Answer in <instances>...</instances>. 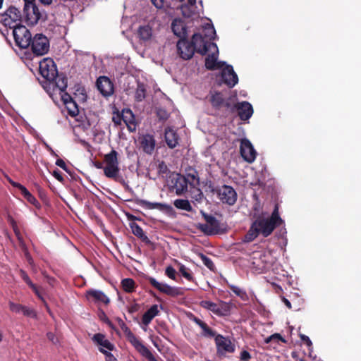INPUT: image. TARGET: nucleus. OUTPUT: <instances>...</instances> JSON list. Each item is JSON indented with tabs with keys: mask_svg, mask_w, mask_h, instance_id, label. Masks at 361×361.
Listing matches in <instances>:
<instances>
[{
	"mask_svg": "<svg viewBox=\"0 0 361 361\" xmlns=\"http://www.w3.org/2000/svg\"><path fill=\"white\" fill-rule=\"evenodd\" d=\"M221 80L228 87H233L238 82V78L231 65H226L221 71Z\"/></svg>",
	"mask_w": 361,
	"mask_h": 361,
	"instance_id": "obj_17",
	"label": "nucleus"
},
{
	"mask_svg": "<svg viewBox=\"0 0 361 361\" xmlns=\"http://www.w3.org/2000/svg\"><path fill=\"white\" fill-rule=\"evenodd\" d=\"M12 34L16 46L21 49L28 48L31 43L32 35L22 24L12 29Z\"/></svg>",
	"mask_w": 361,
	"mask_h": 361,
	"instance_id": "obj_8",
	"label": "nucleus"
},
{
	"mask_svg": "<svg viewBox=\"0 0 361 361\" xmlns=\"http://www.w3.org/2000/svg\"><path fill=\"white\" fill-rule=\"evenodd\" d=\"M146 97V88L143 83L139 82L135 91V98L137 102H142Z\"/></svg>",
	"mask_w": 361,
	"mask_h": 361,
	"instance_id": "obj_39",
	"label": "nucleus"
},
{
	"mask_svg": "<svg viewBox=\"0 0 361 361\" xmlns=\"http://www.w3.org/2000/svg\"><path fill=\"white\" fill-rule=\"evenodd\" d=\"M16 188H18L20 191V192L24 198L25 197H27L30 193L29 192V190L24 185H21L20 183Z\"/></svg>",
	"mask_w": 361,
	"mask_h": 361,
	"instance_id": "obj_58",
	"label": "nucleus"
},
{
	"mask_svg": "<svg viewBox=\"0 0 361 361\" xmlns=\"http://www.w3.org/2000/svg\"><path fill=\"white\" fill-rule=\"evenodd\" d=\"M114 123L116 124V125H121V121L122 120V116L120 115V114H118L117 116H114L113 118H112Z\"/></svg>",
	"mask_w": 361,
	"mask_h": 361,
	"instance_id": "obj_64",
	"label": "nucleus"
},
{
	"mask_svg": "<svg viewBox=\"0 0 361 361\" xmlns=\"http://www.w3.org/2000/svg\"><path fill=\"white\" fill-rule=\"evenodd\" d=\"M240 359L241 361H249L251 359V355L248 351L243 350L240 353Z\"/></svg>",
	"mask_w": 361,
	"mask_h": 361,
	"instance_id": "obj_54",
	"label": "nucleus"
},
{
	"mask_svg": "<svg viewBox=\"0 0 361 361\" xmlns=\"http://www.w3.org/2000/svg\"><path fill=\"white\" fill-rule=\"evenodd\" d=\"M47 338L51 341L53 343L56 344L58 342L57 338L55 336L54 334L52 332H48L47 334Z\"/></svg>",
	"mask_w": 361,
	"mask_h": 361,
	"instance_id": "obj_62",
	"label": "nucleus"
},
{
	"mask_svg": "<svg viewBox=\"0 0 361 361\" xmlns=\"http://www.w3.org/2000/svg\"><path fill=\"white\" fill-rule=\"evenodd\" d=\"M122 120L126 123L130 132L136 130V123L135 116L130 109L124 110L121 114Z\"/></svg>",
	"mask_w": 361,
	"mask_h": 361,
	"instance_id": "obj_26",
	"label": "nucleus"
},
{
	"mask_svg": "<svg viewBox=\"0 0 361 361\" xmlns=\"http://www.w3.org/2000/svg\"><path fill=\"white\" fill-rule=\"evenodd\" d=\"M121 286L126 293H133L135 290V283L133 279L126 278L121 281Z\"/></svg>",
	"mask_w": 361,
	"mask_h": 361,
	"instance_id": "obj_36",
	"label": "nucleus"
},
{
	"mask_svg": "<svg viewBox=\"0 0 361 361\" xmlns=\"http://www.w3.org/2000/svg\"><path fill=\"white\" fill-rule=\"evenodd\" d=\"M182 176L190 186H198L200 185L198 172L194 168L189 167L187 169L185 170V175Z\"/></svg>",
	"mask_w": 361,
	"mask_h": 361,
	"instance_id": "obj_27",
	"label": "nucleus"
},
{
	"mask_svg": "<svg viewBox=\"0 0 361 361\" xmlns=\"http://www.w3.org/2000/svg\"><path fill=\"white\" fill-rule=\"evenodd\" d=\"M214 340L218 355H224L226 353H233L235 352V345L230 338H226L221 334H217Z\"/></svg>",
	"mask_w": 361,
	"mask_h": 361,
	"instance_id": "obj_14",
	"label": "nucleus"
},
{
	"mask_svg": "<svg viewBox=\"0 0 361 361\" xmlns=\"http://www.w3.org/2000/svg\"><path fill=\"white\" fill-rule=\"evenodd\" d=\"M236 109L242 121H247L253 114L252 106L248 102H238L233 106V111Z\"/></svg>",
	"mask_w": 361,
	"mask_h": 361,
	"instance_id": "obj_20",
	"label": "nucleus"
},
{
	"mask_svg": "<svg viewBox=\"0 0 361 361\" xmlns=\"http://www.w3.org/2000/svg\"><path fill=\"white\" fill-rule=\"evenodd\" d=\"M52 174H53L54 177L56 180H58L59 181H60V182H61V183H62V182H63L64 178H63V176H62L61 172L59 170H58V169L54 170V171H53V173H52Z\"/></svg>",
	"mask_w": 361,
	"mask_h": 361,
	"instance_id": "obj_56",
	"label": "nucleus"
},
{
	"mask_svg": "<svg viewBox=\"0 0 361 361\" xmlns=\"http://www.w3.org/2000/svg\"><path fill=\"white\" fill-rule=\"evenodd\" d=\"M61 93H62L61 100L63 102V103L66 106L71 105V106H73V107H74L73 110L69 109V115L73 117L77 116L79 113V110L78 109V106H77L75 102L73 101L71 96L66 92L64 91V92H61Z\"/></svg>",
	"mask_w": 361,
	"mask_h": 361,
	"instance_id": "obj_31",
	"label": "nucleus"
},
{
	"mask_svg": "<svg viewBox=\"0 0 361 361\" xmlns=\"http://www.w3.org/2000/svg\"><path fill=\"white\" fill-rule=\"evenodd\" d=\"M202 32L203 33L202 35L208 42H211L212 39H214L216 35L215 29L214 26L210 24H207L203 27Z\"/></svg>",
	"mask_w": 361,
	"mask_h": 361,
	"instance_id": "obj_35",
	"label": "nucleus"
},
{
	"mask_svg": "<svg viewBox=\"0 0 361 361\" xmlns=\"http://www.w3.org/2000/svg\"><path fill=\"white\" fill-rule=\"evenodd\" d=\"M202 217L206 224H198L196 228L207 235H214L224 233L225 230L221 228V222L214 216L201 211Z\"/></svg>",
	"mask_w": 361,
	"mask_h": 361,
	"instance_id": "obj_6",
	"label": "nucleus"
},
{
	"mask_svg": "<svg viewBox=\"0 0 361 361\" xmlns=\"http://www.w3.org/2000/svg\"><path fill=\"white\" fill-rule=\"evenodd\" d=\"M22 23V12L14 6H11L5 11L0 13V24L5 27L12 30Z\"/></svg>",
	"mask_w": 361,
	"mask_h": 361,
	"instance_id": "obj_5",
	"label": "nucleus"
},
{
	"mask_svg": "<svg viewBox=\"0 0 361 361\" xmlns=\"http://www.w3.org/2000/svg\"><path fill=\"white\" fill-rule=\"evenodd\" d=\"M191 42L195 51L201 55L207 54L209 50H216V44L208 42L200 33H195L192 37Z\"/></svg>",
	"mask_w": 361,
	"mask_h": 361,
	"instance_id": "obj_11",
	"label": "nucleus"
},
{
	"mask_svg": "<svg viewBox=\"0 0 361 361\" xmlns=\"http://www.w3.org/2000/svg\"><path fill=\"white\" fill-rule=\"evenodd\" d=\"M56 165L66 171H68V167L65 163V161L61 159H58L56 161Z\"/></svg>",
	"mask_w": 361,
	"mask_h": 361,
	"instance_id": "obj_60",
	"label": "nucleus"
},
{
	"mask_svg": "<svg viewBox=\"0 0 361 361\" xmlns=\"http://www.w3.org/2000/svg\"><path fill=\"white\" fill-rule=\"evenodd\" d=\"M283 223V221L279 216V205L276 204L269 218H264L262 216L257 217L245 235L243 241L250 243L257 238L259 234L267 238L272 233L276 227L280 226Z\"/></svg>",
	"mask_w": 361,
	"mask_h": 361,
	"instance_id": "obj_1",
	"label": "nucleus"
},
{
	"mask_svg": "<svg viewBox=\"0 0 361 361\" xmlns=\"http://www.w3.org/2000/svg\"><path fill=\"white\" fill-rule=\"evenodd\" d=\"M22 17L23 23L28 25H35L38 23L45 22L47 14L44 10H39L36 3L24 1Z\"/></svg>",
	"mask_w": 361,
	"mask_h": 361,
	"instance_id": "obj_3",
	"label": "nucleus"
},
{
	"mask_svg": "<svg viewBox=\"0 0 361 361\" xmlns=\"http://www.w3.org/2000/svg\"><path fill=\"white\" fill-rule=\"evenodd\" d=\"M271 341H275L276 343H279V341H281L283 343H287V341L279 333H275L264 339L265 343H269Z\"/></svg>",
	"mask_w": 361,
	"mask_h": 361,
	"instance_id": "obj_44",
	"label": "nucleus"
},
{
	"mask_svg": "<svg viewBox=\"0 0 361 361\" xmlns=\"http://www.w3.org/2000/svg\"><path fill=\"white\" fill-rule=\"evenodd\" d=\"M30 46L35 55L43 56L49 50V40L44 35L37 33L31 39Z\"/></svg>",
	"mask_w": 361,
	"mask_h": 361,
	"instance_id": "obj_9",
	"label": "nucleus"
},
{
	"mask_svg": "<svg viewBox=\"0 0 361 361\" xmlns=\"http://www.w3.org/2000/svg\"><path fill=\"white\" fill-rule=\"evenodd\" d=\"M203 264L212 271H215L216 267L212 260L202 253L198 255Z\"/></svg>",
	"mask_w": 361,
	"mask_h": 361,
	"instance_id": "obj_42",
	"label": "nucleus"
},
{
	"mask_svg": "<svg viewBox=\"0 0 361 361\" xmlns=\"http://www.w3.org/2000/svg\"><path fill=\"white\" fill-rule=\"evenodd\" d=\"M25 199L31 204L34 205L36 208L39 209L41 207V204L39 201L31 194L30 193Z\"/></svg>",
	"mask_w": 361,
	"mask_h": 361,
	"instance_id": "obj_50",
	"label": "nucleus"
},
{
	"mask_svg": "<svg viewBox=\"0 0 361 361\" xmlns=\"http://www.w3.org/2000/svg\"><path fill=\"white\" fill-rule=\"evenodd\" d=\"M212 106L216 110L226 109L233 111V105L230 99L225 98L223 93L219 91H210L207 97Z\"/></svg>",
	"mask_w": 361,
	"mask_h": 361,
	"instance_id": "obj_12",
	"label": "nucleus"
},
{
	"mask_svg": "<svg viewBox=\"0 0 361 361\" xmlns=\"http://www.w3.org/2000/svg\"><path fill=\"white\" fill-rule=\"evenodd\" d=\"M207 56L205 59V67L207 69L214 71L223 68L225 63L221 61H217L219 49L216 47V50H209Z\"/></svg>",
	"mask_w": 361,
	"mask_h": 361,
	"instance_id": "obj_21",
	"label": "nucleus"
},
{
	"mask_svg": "<svg viewBox=\"0 0 361 361\" xmlns=\"http://www.w3.org/2000/svg\"><path fill=\"white\" fill-rule=\"evenodd\" d=\"M192 190L190 191L191 192V197L194 199L195 201L198 202H201L204 195L202 192V190L198 188L197 186H192Z\"/></svg>",
	"mask_w": 361,
	"mask_h": 361,
	"instance_id": "obj_43",
	"label": "nucleus"
},
{
	"mask_svg": "<svg viewBox=\"0 0 361 361\" xmlns=\"http://www.w3.org/2000/svg\"><path fill=\"white\" fill-rule=\"evenodd\" d=\"M151 2L157 8H161L164 5V0H151Z\"/></svg>",
	"mask_w": 361,
	"mask_h": 361,
	"instance_id": "obj_61",
	"label": "nucleus"
},
{
	"mask_svg": "<svg viewBox=\"0 0 361 361\" xmlns=\"http://www.w3.org/2000/svg\"><path fill=\"white\" fill-rule=\"evenodd\" d=\"M157 116L159 120L163 121H166L169 117V114H168V112L165 109H159L157 111Z\"/></svg>",
	"mask_w": 361,
	"mask_h": 361,
	"instance_id": "obj_49",
	"label": "nucleus"
},
{
	"mask_svg": "<svg viewBox=\"0 0 361 361\" xmlns=\"http://www.w3.org/2000/svg\"><path fill=\"white\" fill-rule=\"evenodd\" d=\"M165 274L172 280H176V271L171 266H168L165 269Z\"/></svg>",
	"mask_w": 361,
	"mask_h": 361,
	"instance_id": "obj_48",
	"label": "nucleus"
},
{
	"mask_svg": "<svg viewBox=\"0 0 361 361\" xmlns=\"http://www.w3.org/2000/svg\"><path fill=\"white\" fill-rule=\"evenodd\" d=\"M231 309V305L230 303L221 301L219 305V313H217L218 316H225L227 315Z\"/></svg>",
	"mask_w": 361,
	"mask_h": 361,
	"instance_id": "obj_41",
	"label": "nucleus"
},
{
	"mask_svg": "<svg viewBox=\"0 0 361 361\" xmlns=\"http://www.w3.org/2000/svg\"><path fill=\"white\" fill-rule=\"evenodd\" d=\"M137 204L147 209H159L162 212H171L173 208L171 205L161 202H150L145 200H137Z\"/></svg>",
	"mask_w": 361,
	"mask_h": 361,
	"instance_id": "obj_22",
	"label": "nucleus"
},
{
	"mask_svg": "<svg viewBox=\"0 0 361 361\" xmlns=\"http://www.w3.org/2000/svg\"><path fill=\"white\" fill-rule=\"evenodd\" d=\"M137 35L141 40H149L152 36V29L149 25H141L137 30Z\"/></svg>",
	"mask_w": 361,
	"mask_h": 361,
	"instance_id": "obj_34",
	"label": "nucleus"
},
{
	"mask_svg": "<svg viewBox=\"0 0 361 361\" xmlns=\"http://www.w3.org/2000/svg\"><path fill=\"white\" fill-rule=\"evenodd\" d=\"M200 305L202 307L212 312L215 314L219 313V305L214 302L209 300H202L200 302Z\"/></svg>",
	"mask_w": 361,
	"mask_h": 361,
	"instance_id": "obj_37",
	"label": "nucleus"
},
{
	"mask_svg": "<svg viewBox=\"0 0 361 361\" xmlns=\"http://www.w3.org/2000/svg\"><path fill=\"white\" fill-rule=\"evenodd\" d=\"M300 339L305 342V343L308 346V347H311L312 345V343L311 341V340L310 339V338L306 336V335H304V334H300Z\"/></svg>",
	"mask_w": 361,
	"mask_h": 361,
	"instance_id": "obj_59",
	"label": "nucleus"
},
{
	"mask_svg": "<svg viewBox=\"0 0 361 361\" xmlns=\"http://www.w3.org/2000/svg\"><path fill=\"white\" fill-rule=\"evenodd\" d=\"M164 139L169 148L174 149L178 145L180 137L175 130L166 127L164 130Z\"/></svg>",
	"mask_w": 361,
	"mask_h": 361,
	"instance_id": "obj_23",
	"label": "nucleus"
},
{
	"mask_svg": "<svg viewBox=\"0 0 361 361\" xmlns=\"http://www.w3.org/2000/svg\"><path fill=\"white\" fill-rule=\"evenodd\" d=\"M208 188L212 194H216L219 200L229 206H233L235 204L238 198V195L233 187L228 185H223L221 186H214L209 184Z\"/></svg>",
	"mask_w": 361,
	"mask_h": 361,
	"instance_id": "obj_4",
	"label": "nucleus"
},
{
	"mask_svg": "<svg viewBox=\"0 0 361 361\" xmlns=\"http://www.w3.org/2000/svg\"><path fill=\"white\" fill-rule=\"evenodd\" d=\"M39 74L45 80L42 85L44 88L50 85L57 76L58 71L54 61L50 58L44 59L39 64Z\"/></svg>",
	"mask_w": 361,
	"mask_h": 361,
	"instance_id": "obj_7",
	"label": "nucleus"
},
{
	"mask_svg": "<svg viewBox=\"0 0 361 361\" xmlns=\"http://www.w3.org/2000/svg\"><path fill=\"white\" fill-rule=\"evenodd\" d=\"M67 84V78L63 74L57 73V76L56 77L53 82H51V85H49V87L52 86L53 88L56 87L60 91V92H61L66 91Z\"/></svg>",
	"mask_w": 361,
	"mask_h": 361,
	"instance_id": "obj_32",
	"label": "nucleus"
},
{
	"mask_svg": "<svg viewBox=\"0 0 361 361\" xmlns=\"http://www.w3.org/2000/svg\"><path fill=\"white\" fill-rule=\"evenodd\" d=\"M178 271L180 274L189 281H194L193 275L190 269L182 264H178Z\"/></svg>",
	"mask_w": 361,
	"mask_h": 361,
	"instance_id": "obj_40",
	"label": "nucleus"
},
{
	"mask_svg": "<svg viewBox=\"0 0 361 361\" xmlns=\"http://www.w3.org/2000/svg\"><path fill=\"white\" fill-rule=\"evenodd\" d=\"M140 310V305L137 303H133L128 307V311L130 314L137 312Z\"/></svg>",
	"mask_w": 361,
	"mask_h": 361,
	"instance_id": "obj_55",
	"label": "nucleus"
},
{
	"mask_svg": "<svg viewBox=\"0 0 361 361\" xmlns=\"http://www.w3.org/2000/svg\"><path fill=\"white\" fill-rule=\"evenodd\" d=\"M240 153L243 159L250 164L256 159L257 152L250 141L246 138L242 139L240 141Z\"/></svg>",
	"mask_w": 361,
	"mask_h": 361,
	"instance_id": "obj_15",
	"label": "nucleus"
},
{
	"mask_svg": "<svg viewBox=\"0 0 361 361\" xmlns=\"http://www.w3.org/2000/svg\"><path fill=\"white\" fill-rule=\"evenodd\" d=\"M125 334L128 341L135 348V350L149 361H158L152 353V352L142 343L139 338H137L130 329H126Z\"/></svg>",
	"mask_w": 361,
	"mask_h": 361,
	"instance_id": "obj_10",
	"label": "nucleus"
},
{
	"mask_svg": "<svg viewBox=\"0 0 361 361\" xmlns=\"http://www.w3.org/2000/svg\"><path fill=\"white\" fill-rule=\"evenodd\" d=\"M23 305L13 302H9V307L11 311L15 313H20Z\"/></svg>",
	"mask_w": 361,
	"mask_h": 361,
	"instance_id": "obj_51",
	"label": "nucleus"
},
{
	"mask_svg": "<svg viewBox=\"0 0 361 361\" xmlns=\"http://www.w3.org/2000/svg\"><path fill=\"white\" fill-rule=\"evenodd\" d=\"M8 221L11 225V226H12V228L13 229V231L16 233V235L19 238L20 232H19V230L18 228V226H17L16 221L10 215L8 216Z\"/></svg>",
	"mask_w": 361,
	"mask_h": 361,
	"instance_id": "obj_53",
	"label": "nucleus"
},
{
	"mask_svg": "<svg viewBox=\"0 0 361 361\" xmlns=\"http://www.w3.org/2000/svg\"><path fill=\"white\" fill-rule=\"evenodd\" d=\"M147 280L152 287L156 288L160 293L166 294L168 296L177 297L182 295L183 293L181 288L171 286L166 283L159 282L152 276H148Z\"/></svg>",
	"mask_w": 361,
	"mask_h": 361,
	"instance_id": "obj_13",
	"label": "nucleus"
},
{
	"mask_svg": "<svg viewBox=\"0 0 361 361\" xmlns=\"http://www.w3.org/2000/svg\"><path fill=\"white\" fill-rule=\"evenodd\" d=\"M92 341L98 345H100V348L103 349L104 348L109 351H112L115 348L114 345L111 343L109 340L106 339L105 336L102 334H95L92 337Z\"/></svg>",
	"mask_w": 361,
	"mask_h": 361,
	"instance_id": "obj_28",
	"label": "nucleus"
},
{
	"mask_svg": "<svg viewBox=\"0 0 361 361\" xmlns=\"http://www.w3.org/2000/svg\"><path fill=\"white\" fill-rule=\"evenodd\" d=\"M174 206L180 209L192 212V207L187 200L177 199L173 202Z\"/></svg>",
	"mask_w": 361,
	"mask_h": 361,
	"instance_id": "obj_38",
	"label": "nucleus"
},
{
	"mask_svg": "<svg viewBox=\"0 0 361 361\" xmlns=\"http://www.w3.org/2000/svg\"><path fill=\"white\" fill-rule=\"evenodd\" d=\"M159 311L158 310L157 305H153L151 307L147 310L142 317V322L144 325L147 326L150 324L152 320L159 314Z\"/></svg>",
	"mask_w": 361,
	"mask_h": 361,
	"instance_id": "obj_30",
	"label": "nucleus"
},
{
	"mask_svg": "<svg viewBox=\"0 0 361 361\" xmlns=\"http://www.w3.org/2000/svg\"><path fill=\"white\" fill-rule=\"evenodd\" d=\"M99 350L106 357V361H118L113 354L102 348H99Z\"/></svg>",
	"mask_w": 361,
	"mask_h": 361,
	"instance_id": "obj_52",
	"label": "nucleus"
},
{
	"mask_svg": "<svg viewBox=\"0 0 361 361\" xmlns=\"http://www.w3.org/2000/svg\"><path fill=\"white\" fill-rule=\"evenodd\" d=\"M96 85L100 93L104 97L111 96L114 93V84L106 76L99 77L97 80Z\"/></svg>",
	"mask_w": 361,
	"mask_h": 361,
	"instance_id": "obj_18",
	"label": "nucleus"
},
{
	"mask_svg": "<svg viewBox=\"0 0 361 361\" xmlns=\"http://www.w3.org/2000/svg\"><path fill=\"white\" fill-rule=\"evenodd\" d=\"M138 140L140 147L145 153L151 155L154 152L156 145L154 135L147 133L140 136Z\"/></svg>",
	"mask_w": 361,
	"mask_h": 361,
	"instance_id": "obj_19",
	"label": "nucleus"
},
{
	"mask_svg": "<svg viewBox=\"0 0 361 361\" xmlns=\"http://www.w3.org/2000/svg\"><path fill=\"white\" fill-rule=\"evenodd\" d=\"M24 316L31 317V318H36L37 317V313L35 311V310L30 308L27 306L23 305L22 312Z\"/></svg>",
	"mask_w": 361,
	"mask_h": 361,
	"instance_id": "obj_46",
	"label": "nucleus"
},
{
	"mask_svg": "<svg viewBox=\"0 0 361 361\" xmlns=\"http://www.w3.org/2000/svg\"><path fill=\"white\" fill-rule=\"evenodd\" d=\"M19 274L22 279L29 286L30 288H35V284L32 282L27 274L23 269H20Z\"/></svg>",
	"mask_w": 361,
	"mask_h": 361,
	"instance_id": "obj_47",
	"label": "nucleus"
},
{
	"mask_svg": "<svg viewBox=\"0 0 361 361\" xmlns=\"http://www.w3.org/2000/svg\"><path fill=\"white\" fill-rule=\"evenodd\" d=\"M188 184L189 183L182 176L178 177L174 185L176 194L177 195H181L185 192L188 190Z\"/></svg>",
	"mask_w": 361,
	"mask_h": 361,
	"instance_id": "obj_33",
	"label": "nucleus"
},
{
	"mask_svg": "<svg viewBox=\"0 0 361 361\" xmlns=\"http://www.w3.org/2000/svg\"><path fill=\"white\" fill-rule=\"evenodd\" d=\"M16 188H18L20 191V192L24 198L25 197H27L30 193L29 192V190L24 185H21L20 183Z\"/></svg>",
	"mask_w": 361,
	"mask_h": 361,
	"instance_id": "obj_57",
	"label": "nucleus"
},
{
	"mask_svg": "<svg viewBox=\"0 0 361 361\" xmlns=\"http://www.w3.org/2000/svg\"><path fill=\"white\" fill-rule=\"evenodd\" d=\"M230 290L234 293L237 296L244 300L247 297V293L245 290L234 285H228Z\"/></svg>",
	"mask_w": 361,
	"mask_h": 361,
	"instance_id": "obj_45",
	"label": "nucleus"
},
{
	"mask_svg": "<svg viewBox=\"0 0 361 361\" xmlns=\"http://www.w3.org/2000/svg\"><path fill=\"white\" fill-rule=\"evenodd\" d=\"M192 320L202 329L201 335L206 338H216L217 335L216 331L211 329L206 322L200 318L193 316Z\"/></svg>",
	"mask_w": 361,
	"mask_h": 361,
	"instance_id": "obj_25",
	"label": "nucleus"
},
{
	"mask_svg": "<svg viewBox=\"0 0 361 361\" xmlns=\"http://www.w3.org/2000/svg\"><path fill=\"white\" fill-rule=\"evenodd\" d=\"M118 156V152L114 149L104 155V161L106 166L104 167V173L106 177L121 184L126 190H129V185L120 173Z\"/></svg>",
	"mask_w": 361,
	"mask_h": 361,
	"instance_id": "obj_2",
	"label": "nucleus"
},
{
	"mask_svg": "<svg viewBox=\"0 0 361 361\" xmlns=\"http://www.w3.org/2000/svg\"><path fill=\"white\" fill-rule=\"evenodd\" d=\"M129 226H130L132 233L136 237H137L139 239H140L143 243H145L147 245L152 244L151 240L145 235L142 228L137 224H136L135 222H130L129 224Z\"/></svg>",
	"mask_w": 361,
	"mask_h": 361,
	"instance_id": "obj_29",
	"label": "nucleus"
},
{
	"mask_svg": "<svg viewBox=\"0 0 361 361\" xmlns=\"http://www.w3.org/2000/svg\"><path fill=\"white\" fill-rule=\"evenodd\" d=\"M177 51L180 57L184 60L190 59L195 53L192 42H190L184 38L178 40L177 43Z\"/></svg>",
	"mask_w": 361,
	"mask_h": 361,
	"instance_id": "obj_16",
	"label": "nucleus"
},
{
	"mask_svg": "<svg viewBox=\"0 0 361 361\" xmlns=\"http://www.w3.org/2000/svg\"><path fill=\"white\" fill-rule=\"evenodd\" d=\"M252 264L256 267V269H257V270H259V271H264V270L266 269V266H265V264H262V265H261V264L258 262V260H257V261H253Z\"/></svg>",
	"mask_w": 361,
	"mask_h": 361,
	"instance_id": "obj_63",
	"label": "nucleus"
},
{
	"mask_svg": "<svg viewBox=\"0 0 361 361\" xmlns=\"http://www.w3.org/2000/svg\"><path fill=\"white\" fill-rule=\"evenodd\" d=\"M88 300H91L94 302H102L108 305L110 302L109 298L101 290L90 289L86 293Z\"/></svg>",
	"mask_w": 361,
	"mask_h": 361,
	"instance_id": "obj_24",
	"label": "nucleus"
}]
</instances>
